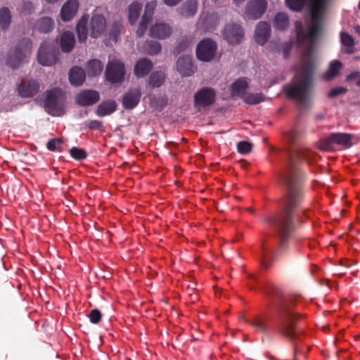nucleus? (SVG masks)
Instances as JSON below:
<instances>
[{
  "instance_id": "nucleus-1",
  "label": "nucleus",
  "mask_w": 360,
  "mask_h": 360,
  "mask_svg": "<svg viewBox=\"0 0 360 360\" xmlns=\"http://www.w3.org/2000/svg\"><path fill=\"white\" fill-rule=\"evenodd\" d=\"M287 6L298 11L307 3L310 19L304 30L300 22H296L297 44L301 51L300 65L295 69V75L291 84L285 87V94L298 103L304 104L310 98L312 86V72L314 60L313 53L316 38L321 28V20L328 0H285Z\"/></svg>"
},
{
  "instance_id": "nucleus-2",
  "label": "nucleus",
  "mask_w": 360,
  "mask_h": 360,
  "mask_svg": "<svg viewBox=\"0 0 360 360\" xmlns=\"http://www.w3.org/2000/svg\"><path fill=\"white\" fill-rule=\"evenodd\" d=\"M289 191L285 202V213L283 215L278 217H269V222L276 227V229L283 233L288 232L290 227V212L299 202L300 191L298 188L292 183V179L288 180Z\"/></svg>"
},
{
  "instance_id": "nucleus-3",
  "label": "nucleus",
  "mask_w": 360,
  "mask_h": 360,
  "mask_svg": "<svg viewBox=\"0 0 360 360\" xmlns=\"http://www.w3.org/2000/svg\"><path fill=\"white\" fill-rule=\"evenodd\" d=\"M356 141V138L352 134L333 133L320 141L319 148L323 150H334L339 146L347 148Z\"/></svg>"
},
{
  "instance_id": "nucleus-4",
  "label": "nucleus",
  "mask_w": 360,
  "mask_h": 360,
  "mask_svg": "<svg viewBox=\"0 0 360 360\" xmlns=\"http://www.w3.org/2000/svg\"><path fill=\"white\" fill-rule=\"evenodd\" d=\"M46 111L53 115L60 116L65 111V95L60 89L46 92L44 104Z\"/></svg>"
},
{
  "instance_id": "nucleus-5",
  "label": "nucleus",
  "mask_w": 360,
  "mask_h": 360,
  "mask_svg": "<svg viewBox=\"0 0 360 360\" xmlns=\"http://www.w3.org/2000/svg\"><path fill=\"white\" fill-rule=\"evenodd\" d=\"M31 46L29 39H22L13 50L10 51L7 59L8 65L13 68H17L25 63L30 55Z\"/></svg>"
},
{
  "instance_id": "nucleus-6",
  "label": "nucleus",
  "mask_w": 360,
  "mask_h": 360,
  "mask_svg": "<svg viewBox=\"0 0 360 360\" xmlns=\"http://www.w3.org/2000/svg\"><path fill=\"white\" fill-rule=\"evenodd\" d=\"M105 76L112 83L121 82L124 77V65L120 60L110 56L106 68Z\"/></svg>"
},
{
  "instance_id": "nucleus-7",
  "label": "nucleus",
  "mask_w": 360,
  "mask_h": 360,
  "mask_svg": "<svg viewBox=\"0 0 360 360\" xmlns=\"http://www.w3.org/2000/svg\"><path fill=\"white\" fill-rule=\"evenodd\" d=\"M216 44L209 39L202 40L196 49V55L199 60L210 61L215 56Z\"/></svg>"
},
{
  "instance_id": "nucleus-8",
  "label": "nucleus",
  "mask_w": 360,
  "mask_h": 360,
  "mask_svg": "<svg viewBox=\"0 0 360 360\" xmlns=\"http://www.w3.org/2000/svg\"><path fill=\"white\" fill-rule=\"evenodd\" d=\"M216 93L211 88L204 87L196 92L194 97L195 106L199 110L212 105L215 100Z\"/></svg>"
},
{
  "instance_id": "nucleus-9",
  "label": "nucleus",
  "mask_w": 360,
  "mask_h": 360,
  "mask_svg": "<svg viewBox=\"0 0 360 360\" xmlns=\"http://www.w3.org/2000/svg\"><path fill=\"white\" fill-rule=\"evenodd\" d=\"M266 6V0H251L246 7L245 15L249 18H259L265 12Z\"/></svg>"
},
{
  "instance_id": "nucleus-10",
  "label": "nucleus",
  "mask_w": 360,
  "mask_h": 360,
  "mask_svg": "<svg viewBox=\"0 0 360 360\" xmlns=\"http://www.w3.org/2000/svg\"><path fill=\"white\" fill-rule=\"evenodd\" d=\"M224 37L229 44H238L243 38V29L237 24H229L224 29Z\"/></svg>"
},
{
  "instance_id": "nucleus-11",
  "label": "nucleus",
  "mask_w": 360,
  "mask_h": 360,
  "mask_svg": "<svg viewBox=\"0 0 360 360\" xmlns=\"http://www.w3.org/2000/svg\"><path fill=\"white\" fill-rule=\"evenodd\" d=\"M40 85L34 79H22L18 86L19 95L28 98L35 95L39 90Z\"/></svg>"
},
{
  "instance_id": "nucleus-12",
  "label": "nucleus",
  "mask_w": 360,
  "mask_h": 360,
  "mask_svg": "<svg viewBox=\"0 0 360 360\" xmlns=\"http://www.w3.org/2000/svg\"><path fill=\"white\" fill-rule=\"evenodd\" d=\"M156 6L157 4L155 1H150L146 5L144 13L136 30V34L139 37H142L145 34L148 25L152 19Z\"/></svg>"
},
{
  "instance_id": "nucleus-13",
  "label": "nucleus",
  "mask_w": 360,
  "mask_h": 360,
  "mask_svg": "<svg viewBox=\"0 0 360 360\" xmlns=\"http://www.w3.org/2000/svg\"><path fill=\"white\" fill-rule=\"evenodd\" d=\"M38 61L44 66H50L53 65L56 60L57 57L54 52L49 51V46L46 43H43L38 52Z\"/></svg>"
},
{
  "instance_id": "nucleus-14",
  "label": "nucleus",
  "mask_w": 360,
  "mask_h": 360,
  "mask_svg": "<svg viewBox=\"0 0 360 360\" xmlns=\"http://www.w3.org/2000/svg\"><path fill=\"white\" fill-rule=\"evenodd\" d=\"M106 20L100 14H94L90 22V34L92 37H98L105 30Z\"/></svg>"
},
{
  "instance_id": "nucleus-15",
  "label": "nucleus",
  "mask_w": 360,
  "mask_h": 360,
  "mask_svg": "<svg viewBox=\"0 0 360 360\" xmlns=\"http://www.w3.org/2000/svg\"><path fill=\"white\" fill-rule=\"evenodd\" d=\"M171 34V27L163 22H156L149 30V34L151 37L160 39H165L170 36Z\"/></svg>"
},
{
  "instance_id": "nucleus-16",
  "label": "nucleus",
  "mask_w": 360,
  "mask_h": 360,
  "mask_svg": "<svg viewBox=\"0 0 360 360\" xmlns=\"http://www.w3.org/2000/svg\"><path fill=\"white\" fill-rule=\"evenodd\" d=\"M99 98L100 96L97 91L85 90L77 95V102L81 105L87 106L96 103Z\"/></svg>"
},
{
  "instance_id": "nucleus-17",
  "label": "nucleus",
  "mask_w": 360,
  "mask_h": 360,
  "mask_svg": "<svg viewBox=\"0 0 360 360\" xmlns=\"http://www.w3.org/2000/svg\"><path fill=\"white\" fill-rule=\"evenodd\" d=\"M79 3L77 0H68L63 6L60 16L63 21L70 20L77 12Z\"/></svg>"
},
{
  "instance_id": "nucleus-18",
  "label": "nucleus",
  "mask_w": 360,
  "mask_h": 360,
  "mask_svg": "<svg viewBox=\"0 0 360 360\" xmlns=\"http://www.w3.org/2000/svg\"><path fill=\"white\" fill-rule=\"evenodd\" d=\"M176 69L183 76H189L194 72L190 55H186L178 59Z\"/></svg>"
},
{
  "instance_id": "nucleus-19",
  "label": "nucleus",
  "mask_w": 360,
  "mask_h": 360,
  "mask_svg": "<svg viewBox=\"0 0 360 360\" xmlns=\"http://www.w3.org/2000/svg\"><path fill=\"white\" fill-rule=\"evenodd\" d=\"M270 36V25L266 22H260L256 27L255 41L263 45Z\"/></svg>"
},
{
  "instance_id": "nucleus-20",
  "label": "nucleus",
  "mask_w": 360,
  "mask_h": 360,
  "mask_svg": "<svg viewBox=\"0 0 360 360\" xmlns=\"http://www.w3.org/2000/svg\"><path fill=\"white\" fill-rule=\"evenodd\" d=\"M141 92L139 89H134L127 93L122 99V104L125 108H134L139 102Z\"/></svg>"
},
{
  "instance_id": "nucleus-21",
  "label": "nucleus",
  "mask_w": 360,
  "mask_h": 360,
  "mask_svg": "<svg viewBox=\"0 0 360 360\" xmlns=\"http://www.w3.org/2000/svg\"><path fill=\"white\" fill-rule=\"evenodd\" d=\"M69 79L72 85H81L85 79L84 70L78 67L72 68L69 73Z\"/></svg>"
},
{
  "instance_id": "nucleus-22",
  "label": "nucleus",
  "mask_w": 360,
  "mask_h": 360,
  "mask_svg": "<svg viewBox=\"0 0 360 360\" xmlns=\"http://www.w3.org/2000/svg\"><path fill=\"white\" fill-rule=\"evenodd\" d=\"M117 104L114 101H105L98 106L96 114L99 117H104L115 112Z\"/></svg>"
},
{
  "instance_id": "nucleus-23",
  "label": "nucleus",
  "mask_w": 360,
  "mask_h": 360,
  "mask_svg": "<svg viewBox=\"0 0 360 360\" xmlns=\"http://www.w3.org/2000/svg\"><path fill=\"white\" fill-rule=\"evenodd\" d=\"M75 36L71 32H65L60 38L61 49L64 52H70L75 45Z\"/></svg>"
},
{
  "instance_id": "nucleus-24",
  "label": "nucleus",
  "mask_w": 360,
  "mask_h": 360,
  "mask_svg": "<svg viewBox=\"0 0 360 360\" xmlns=\"http://www.w3.org/2000/svg\"><path fill=\"white\" fill-rule=\"evenodd\" d=\"M153 67L152 63L147 59L139 60L134 68V72L138 77H143L147 75Z\"/></svg>"
},
{
  "instance_id": "nucleus-25",
  "label": "nucleus",
  "mask_w": 360,
  "mask_h": 360,
  "mask_svg": "<svg viewBox=\"0 0 360 360\" xmlns=\"http://www.w3.org/2000/svg\"><path fill=\"white\" fill-rule=\"evenodd\" d=\"M53 27V21L51 18L44 17L39 20L35 25V30L40 32H49Z\"/></svg>"
},
{
  "instance_id": "nucleus-26",
  "label": "nucleus",
  "mask_w": 360,
  "mask_h": 360,
  "mask_svg": "<svg viewBox=\"0 0 360 360\" xmlns=\"http://www.w3.org/2000/svg\"><path fill=\"white\" fill-rule=\"evenodd\" d=\"M88 22V17L84 15L79 20L77 25V32L78 39L80 42H84L87 38V28L86 25Z\"/></svg>"
},
{
  "instance_id": "nucleus-27",
  "label": "nucleus",
  "mask_w": 360,
  "mask_h": 360,
  "mask_svg": "<svg viewBox=\"0 0 360 360\" xmlns=\"http://www.w3.org/2000/svg\"><path fill=\"white\" fill-rule=\"evenodd\" d=\"M341 43L343 46V51L347 53H352L354 52V41L352 37L345 32L340 34Z\"/></svg>"
},
{
  "instance_id": "nucleus-28",
  "label": "nucleus",
  "mask_w": 360,
  "mask_h": 360,
  "mask_svg": "<svg viewBox=\"0 0 360 360\" xmlns=\"http://www.w3.org/2000/svg\"><path fill=\"white\" fill-rule=\"evenodd\" d=\"M248 83L245 79H240L236 81L231 86L232 96H240L243 95L247 89Z\"/></svg>"
},
{
  "instance_id": "nucleus-29",
  "label": "nucleus",
  "mask_w": 360,
  "mask_h": 360,
  "mask_svg": "<svg viewBox=\"0 0 360 360\" xmlns=\"http://www.w3.org/2000/svg\"><path fill=\"white\" fill-rule=\"evenodd\" d=\"M274 26L276 30H283L289 25V19L284 13H278L274 18Z\"/></svg>"
},
{
  "instance_id": "nucleus-30",
  "label": "nucleus",
  "mask_w": 360,
  "mask_h": 360,
  "mask_svg": "<svg viewBox=\"0 0 360 360\" xmlns=\"http://www.w3.org/2000/svg\"><path fill=\"white\" fill-rule=\"evenodd\" d=\"M103 69L102 63L96 59L91 60L87 65V72L89 76H97L100 75Z\"/></svg>"
},
{
  "instance_id": "nucleus-31",
  "label": "nucleus",
  "mask_w": 360,
  "mask_h": 360,
  "mask_svg": "<svg viewBox=\"0 0 360 360\" xmlns=\"http://www.w3.org/2000/svg\"><path fill=\"white\" fill-rule=\"evenodd\" d=\"M197 11V1L191 0L186 2L181 8V13L183 16L188 18L193 16Z\"/></svg>"
},
{
  "instance_id": "nucleus-32",
  "label": "nucleus",
  "mask_w": 360,
  "mask_h": 360,
  "mask_svg": "<svg viewBox=\"0 0 360 360\" xmlns=\"http://www.w3.org/2000/svg\"><path fill=\"white\" fill-rule=\"evenodd\" d=\"M342 68V63L339 60L333 61L329 66V68L327 72L323 75V78L325 80H330L335 76L338 75L340 70Z\"/></svg>"
},
{
  "instance_id": "nucleus-33",
  "label": "nucleus",
  "mask_w": 360,
  "mask_h": 360,
  "mask_svg": "<svg viewBox=\"0 0 360 360\" xmlns=\"http://www.w3.org/2000/svg\"><path fill=\"white\" fill-rule=\"evenodd\" d=\"M142 5L138 2H134L129 6V21L131 25L134 24L137 20Z\"/></svg>"
},
{
  "instance_id": "nucleus-34",
  "label": "nucleus",
  "mask_w": 360,
  "mask_h": 360,
  "mask_svg": "<svg viewBox=\"0 0 360 360\" xmlns=\"http://www.w3.org/2000/svg\"><path fill=\"white\" fill-rule=\"evenodd\" d=\"M11 22V15L8 8H3L0 10V25L4 28L7 27Z\"/></svg>"
},
{
  "instance_id": "nucleus-35",
  "label": "nucleus",
  "mask_w": 360,
  "mask_h": 360,
  "mask_svg": "<svg viewBox=\"0 0 360 360\" xmlns=\"http://www.w3.org/2000/svg\"><path fill=\"white\" fill-rule=\"evenodd\" d=\"M165 80V74L162 72H157L153 73L150 78V84L153 86H160Z\"/></svg>"
},
{
  "instance_id": "nucleus-36",
  "label": "nucleus",
  "mask_w": 360,
  "mask_h": 360,
  "mask_svg": "<svg viewBox=\"0 0 360 360\" xmlns=\"http://www.w3.org/2000/svg\"><path fill=\"white\" fill-rule=\"evenodd\" d=\"M160 49V44L156 41L149 42L145 45V51L150 55L158 53Z\"/></svg>"
},
{
  "instance_id": "nucleus-37",
  "label": "nucleus",
  "mask_w": 360,
  "mask_h": 360,
  "mask_svg": "<svg viewBox=\"0 0 360 360\" xmlns=\"http://www.w3.org/2000/svg\"><path fill=\"white\" fill-rule=\"evenodd\" d=\"M250 323L252 326L257 328L258 330H263L266 328L265 320L263 316H256L250 321Z\"/></svg>"
},
{
  "instance_id": "nucleus-38",
  "label": "nucleus",
  "mask_w": 360,
  "mask_h": 360,
  "mask_svg": "<svg viewBox=\"0 0 360 360\" xmlns=\"http://www.w3.org/2000/svg\"><path fill=\"white\" fill-rule=\"evenodd\" d=\"M63 145V140L61 139H53L47 143V148L49 150L55 151L60 150Z\"/></svg>"
},
{
  "instance_id": "nucleus-39",
  "label": "nucleus",
  "mask_w": 360,
  "mask_h": 360,
  "mask_svg": "<svg viewBox=\"0 0 360 360\" xmlns=\"http://www.w3.org/2000/svg\"><path fill=\"white\" fill-rule=\"evenodd\" d=\"M70 155L75 160H83L86 156L83 149L77 147H74L70 150Z\"/></svg>"
},
{
  "instance_id": "nucleus-40",
  "label": "nucleus",
  "mask_w": 360,
  "mask_h": 360,
  "mask_svg": "<svg viewBox=\"0 0 360 360\" xmlns=\"http://www.w3.org/2000/svg\"><path fill=\"white\" fill-rule=\"evenodd\" d=\"M238 151L241 154H246L250 152L252 144L248 141H240L238 143Z\"/></svg>"
},
{
  "instance_id": "nucleus-41",
  "label": "nucleus",
  "mask_w": 360,
  "mask_h": 360,
  "mask_svg": "<svg viewBox=\"0 0 360 360\" xmlns=\"http://www.w3.org/2000/svg\"><path fill=\"white\" fill-rule=\"evenodd\" d=\"M90 321L93 323H98L101 319V314L98 309L92 310L89 315Z\"/></svg>"
},
{
  "instance_id": "nucleus-42",
  "label": "nucleus",
  "mask_w": 360,
  "mask_h": 360,
  "mask_svg": "<svg viewBox=\"0 0 360 360\" xmlns=\"http://www.w3.org/2000/svg\"><path fill=\"white\" fill-rule=\"evenodd\" d=\"M262 101V96L260 95L256 94H252L248 95L245 98V101L250 104H257L259 103Z\"/></svg>"
},
{
  "instance_id": "nucleus-43",
  "label": "nucleus",
  "mask_w": 360,
  "mask_h": 360,
  "mask_svg": "<svg viewBox=\"0 0 360 360\" xmlns=\"http://www.w3.org/2000/svg\"><path fill=\"white\" fill-rule=\"evenodd\" d=\"M346 92V89L344 87H336L330 91L328 93V96L330 98L335 97L338 95L343 94Z\"/></svg>"
},
{
  "instance_id": "nucleus-44",
  "label": "nucleus",
  "mask_w": 360,
  "mask_h": 360,
  "mask_svg": "<svg viewBox=\"0 0 360 360\" xmlns=\"http://www.w3.org/2000/svg\"><path fill=\"white\" fill-rule=\"evenodd\" d=\"M86 126L90 129H99L102 127V123L98 120H91L86 122Z\"/></svg>"
},
{
  "instance_id": "nucleus-45",
  "label": "nucleus",
  "mask_w": 360,
  "mask_h": 360,
  "mask_svg": "<svg viewBox=\"0 0 360 360\" xmlns=\"http://www.w3.org/2000/svg\"><path fill=\"white\" fill-rule=\"evenodd\" d=\"M188 47H189V43L188 42V40H186V42L180 43L178 45L176 49H177L178 52L179 53L181 51L186 50L187 49H188Z\"/></svg>"
},
{
  "instance_id": "nucleus-46",
  "label": "nucleus",
  "mask_w": 360,
  "mask_h": 360,
  "mask_svg": "<svg viewBox=\"0 0 360 360\" xmlns=\"http://www.w3.org/2000/svg\"><path fill=\"white\" fill-rule=\"evenodd\" d=\"M33 8L32 4L31 3H25L23 6L22 13H26L27 12H30Z\"/></svg>"
},
{
  "instance_id": "nucleus-47",
  "label": "nucleus",
  "mask_w": 360,
  "mask_h": 360,
  "mask_svg": "<svg viewBox=\"0 0 360 360\" xmlns=\"http://www.w3.org/2000/svg\"><path fill=\"white\" fill-rule=\"evenodd\" d=\"M181 1V0H164V2L165 3V4L172 6L176 5Z\"/></svg>"
},
{
  "instance_id": "nucleus-48",
  "label": "nucleus",
  "mask_w": 360,
  "mask_h": 360,
  "mask_svg": "<svg viewBox=\"0 0 360 360\" xmlns=\"http://www.w3.org/2000/svg\"><path fill=\"white\" fill-rule=\"evenodd\" d=\"M360 73L359 72H354L347 76V80H352L353 79H356L359 77Z\"/></svg>"
},
{
  "instance_id": "nucleus-49",
  "label": "nucleus",
  "mask_w": 360,
  "mask_h": 360,
  "mask_svg": "<svg viewBox=\"0 0 360 360\" xmlns=\"http://www.w3.org/2000/svg\"><path fill=\"white\" fill-rule=\"evenodd\" d=\"M110 39H111L114 42L117 41V33H115V32H112V34H110Z\"/></svg>"
},
{
  "instance_id": "nucleus-50",
  "label": "nucleus",
  "mask_w": 360,
  "mask_h": 360,
  "mask_svg": "<svg viewBox=\"0 0 360 360\" xmlns=\"http://www.w3.org/2000/svg\"><path fill=\"white\" fill-rule=\"evenodd\" d=\"M268 257V254L266 253V252H263V255H262V263L263 264L264 266H265V260H266V258Z\"/></svg>"
},
{
  "instance_id": "nucleus-51",
  "label": "nucleus",
  "mask_w": 360,
  "mask_h": 360,
  "mask_svg": "<svg viewBox=\"0 0 360 360\" xmlns=\"http://www.w3.org/2000/svg\"><path fill=\"white\" fill-rule=\"evenodd\" d=\"M355 31L356 33H358L360 35V27L359 26H356L355 27Z\"/></svg>"
},
{
  "instance_id": "nucleus-52",
  "label": "nucleus",
  "mask_w": 360,
  "mask_h": 360,
  "mask_svg": "<svg viewBox=\"0 0 360 360\" xmlns=\"http://www.w3.org/2000/svg\"><path fill=\"white\" fill-rule=\"evenodd\" d=\"M297 356H298V352L297 350L296 349L295 350V356L294 358V360H297Z\"/></svg>"
},
{
  "instance_id": "nucleus-53",
  "label": "nucleus",
  "mask_w": 360,
  "mask_h": 360,
  "mask_svg": "<svg viewBox=\"0 0 360 360\" xmlns=\"http://www.w3.org/2000/svg\"><path fill=\"white\" fill-rule=\"evenodd\" d=\"M49 3H55L58 0H46Z\"/></svg>"
},
{
  "instance_id": "nucleus-54",
  "label": "nucleus",
  "mask_w": 360,
  "mask_h": 360,
  "mask_svg": "<svg viewBox=\"0 0 360 360\" xmlns=\"http://www.w3.org/2000/svg\"><path fill=\"white\" fill-rule=\"evenodd\" d=\"M356 84H357L358 86H360V78H359V80L357 81Z\"/></svg>"
},
{
  "instance_id": "nucleus-55",
  "label": "nucleus",
  "mask_w": 360,
  "mask_h": 360,
  "mask_svg": "<svg viewBox=\"0 0 360 360\" xmlns=\"http://www.w3.org/2000/svg\"><path fill=\"white\" fill-rule=\"evenodd\" d=\"M287 54H288L287 51H285V52H284V55H285V56H287Z\"/></svg>"
},
{
  "instance_id": "nucleus-56",
  "label": "nucleus",
  "mask_w": 360,
  "mask_h": 360,
  "mask_svg": "<svg viewBox=\"0 0 360 360\" xmlns=\"http://www.w3.org/2000/svg\"><path fill=\"white\" fill-rule=\"evenodd\" d=\"M213 1H214V2H217V1H218L219 0H213Z\"/></svg>"
}]
</instances>
